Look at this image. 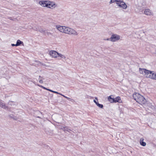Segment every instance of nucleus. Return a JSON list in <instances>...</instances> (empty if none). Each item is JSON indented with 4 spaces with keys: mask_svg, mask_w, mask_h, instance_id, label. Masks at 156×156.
Segmentation results:
<instances>
[{
    "mask_svg": "<svg viewBox=\"0 0 156 156\" xmlns=\"http://www.w3.org/2000/svg\"><path fill=\"white\" fill-rule=\"evenodd\" d=\"M56 28L60 32L68 34L69 35H77L76 32L74 30L68 27L60 26H56Z\"/></svg>",
    "mask_w": 156,
    "mask_h": 156,
    "instance_id": "nucleus-1",
    "label": "nucleus"
},
{
    "mask_svg": "<svg viewBox=\"0 0 156 156\" xmlns=\"http://www.w3.org/2000/svg\"><path fill=\"white\" fill-rule=\"evenodd\" d=\"M133 96L134 99L140 104H145L147 101L143 96L138 93H134L133 94Z\"/></svg>",
    "mask_w": 156,
    "mask_h": 156,
    "instance_id": "nucleus-2",
    "label": "nucleus"
},
{
    "mask_svg": "<svg viewBox=\"0 0 156 156\" xmlns=\"http://www.w3.org/2000/svg\"><path fill=\"white\" fill-rule=\"evenodd\" d=\"M146 5V2L144 0H142L138 4L137 8L140 11V12H143L145 8V6Z\"/></svg>",
    "mask_w": 156,
    "mask_h": 156,
    "instance_id": "nucleus-3",
    "label": "nucleus"
},
{
    "mask_svg": "<svg viewBox=\"0 0 156 156\" xmlns=\"http://www.w3.org/2000/svg\"><path fill=\"white\" fill-rule=\"evenodd\" d=\"M120 39V36L116 34H113L112 35L111 37L107 39L108 40H109L112 42H115L119 40Z\"/></svg>",
    "mask_w": 156,
    "mask_h": 156,
    "instance_id": "nucleus-4",
    "label": "nucleus"
},
{
    "mask_svg": "<svg viewBox=\"0 0 156 156\" xmlns=\"http://www.w3.org/2000/svg\"><path fill=\"white\" fill-rule=\"evenodd\" d=\"M49 54L51 57L56 58L58 55V53L55 51H51L49 52Z\"/></svg>",
    "mask_w": 156,
    "mask_h": 156,
    "instance_id": "nucleus-5",
    "label": "nucleus"
},
{
    "mask_svg": "<svg viewBox=\"0 0 156 156\" xmlns=\"http://www.w3.org/2000/svg\"><path fill=\"white\" fill-rule=\"evenodd\" d=\"M39 4L43 7H48V1H40L39 2Z\"/></svg>",
    "mask_w": 156,
    "mask_h": 156,
    "instance_id": "nucleus-6",
    "label": "nucleus"
},
{
    "mask_svg": "<svg viewBox=\"0 0 156 156\" xmlns=\"http://www.w3.org/2000/svg\"><path fill=\"white\" fill-rule=\"evenodd\" d=\"M38 85L40 87H41L44 90H47L51 92H52L55 93V94H60L59 93H58L57 91H53V90H51L50 89H48L47 88L42 86V85Z\"/></svg>",
    "mask_w": 156,
    "mask_h": 156,
    "instance_id": "nucleus-7",
    "label": "nucleus"
},
{
    "mask_svg": "<svg viewBox=\"0 0 156 156\" xmlns=\"http://www.w3.org/2000/svg\"><path fill=\"white\" fill-rule=\"evenodd\" d=\"M48 8H51V7H54V8L56 6L55 2L48 1Z\"/></svg>",
    "mask_w": 156,
    "mask_h": 156,
    "instance_id": "nucleus-8",
    "label": "nucleus"
},
{
    "mask_svg": "<svg viewBox=\"0 0 156 156\" xmlns=\"http://www.w3.org/2000/svg\"><path fill=\"white\" fill-rule=\"evenodd\" d=\"M144 13L147 15L150 16L152 15L153 12H151V10L149 9H145L144 11Z\"/></svg>",
    "mask_w": 156,
    "mask_h": 156,
    "instance_id": "nucleus-9",
    "label": "nucleus"
},
{
    "mask_svg": "<svg viewBox=\"0 0 156 156\" xmlns=\"http://www.w3.org/2000/svg\"><path fill=\"white\" fill-rule=\"evenodd\" d=\"M0 107L5 109H8V107L5 105V104L4 102V101L1 100L0 101Z\"/></svg>",
    "mask_w": 156,
    "mask_h": 156,
    "instance_id": "nucleus-10",
    "label": "nucleus"
},
{
    "mask_svg": "<svg viewBox=\"0 0 156 156\" xmlns=\"http://www.w3.org/2000/svg\"><path fill=\"white\" fill-rule=\"evenodd\" d=\"M114 103H121L122 102V100H121L120 97L118 96L115 98H114V101H113Z\"/></svg>",
    "mask_w": 156,
    "mask_h": 156,
    "instance_id": "nucleus-11",
    "label": "nucleus"
},
{
    "mask_svg": "<svg viewBox=\"0 0 156 156\" xmlns=\"http://www.w3.org/2000/svg\"><path fill=\"white\" fill-rule=\"evenodd\" d=\"M148 77V78L156 80V73L154 72L151 73V75H149V76Z\"/></svg>",
    "mask_w": 156,
    "mask_h": 156,
    "instance_id": "nucleus-12",
    "label": "nucleus"
},
{
    "mask_svg": "<svg viewBox=\"0 0 156 156\" xmlns=\"http://www.w3.org/2000/svg\"><path fill=\"white\" fill-rule=\"evenodd\" d=\"M119 6L124 9H126L127 7V5L124 2L121 3L120 5H119Z\"/></svg>",
    "mask_w": 156,
    "mask_h": 156,
    "instance_id": "nucleus-13",
    "label": "nucleus"
},
{
    "mask_svg": "<svg viewBox=\"0 0 156 156\" xmlns=\"http://www.w3.org/2000/svg\"><path fill=\"white\" fill-rule=\"evenodd\" d=\"M153 72L154 71H151L146 69V70H145L144 73L145 74V75H146V77L148 78V76H149V74L151 75V73Z\"/></svg>",
    "mask_w": 156,
    "mask_h": 156,
    "instance_id": "nucleus-14",
    "label": "nucleus"
},
{
    "mask_svg": "<svg viewBox=\"0 0 156 156\" xmlns=\"http://www.w3.org/2000/svg\"><path fill=\"white\" fill-rule=\"evenodd\" d=\"M61 129H62L65 132L67 131L69 132L70 131H71L70 129H69L68 126H62Z\"/></svg>",
    "mask_w": 156,
    "mask_h": 156,
    "instance_id": "nucleus-15",
    "label": "nucleus"
},
{
    "mask_svg": "<svg viewBox=\"0 0 156 156\" xmlns=\"http://www.w3.org/2000/svg\"><path fill=\"white\" fill-rule=\"evenodd\" d=\"M144 139L143 138L140 139V144L143 146H145L146 145V143L144 142Z\"/></svg>",
    "mask_w": 156,
    "mask_h": 156,
    "instance_id": "nucleus-16",
    "label": "nucleus"
},
{
    "mask_svg": "<svg viewBox=\"0 0 156 156\" xmlns=\"http://www.w3.org/2000/svg\"><path fill=\"white\" fill-rule=\"evenodd\" d=\"M113 96V95H110L109 96L108 98V101L110 102L111 103H114V102L113 101H114V98H112V97Z\"/></svg>",
    "mask_w": 156,
    "mask_h": 156,
    "instance_id": "nucleus-17",
    "label": "nucleus"
},
{
    "mask_svg": "<svg viewBox=\"0 0 156 156\" xmlns=\"http://www.w3.org/2000/svg\"><path fill=\"white\" fill-rule=\"evenodd\" d=\"M23 44V42L20 40H18L16 43V45L17 46H20L21 44Z\"/></svg>",
    "mask_w": 156,
    "mask_h": 156,
    "instance_id": "nucleus-18",
    "label": "nucleus"
},
{
    "mask_svg": "<svg viewBox=\"0 0 156 156\" xmlns=\"http://www.w3.org/2000/svg\"><path fill=\"white\" fill-rule=\"evenodd\" d=\"M57 57H60L61 58L63 59H65L66 58V57L64 55L58 53V55Z\"/></svg>",
    "mask_w": 156,
    "mask_h": 156,
    "instance_id": "nucleus-19",
    "label": "nucleus"
},
{
    "mask_svg": "<svg viewBox=\"0 0 156 156\" xmlns=\"http://www.w3.org/2000/svg\"><path fill=\"white\" fill-rule=\"evenodd\" d=\"M37 31L40 32L42 33H45L46 31L45 30H44L42 28H41L37 29Z\"/></svg>",
    "mask_w": 156,
    "mask_h": 156,
    "instance_id": "nucleus-20",
    "label": "nucleus"
},
{
    "mask_svg": "<svg viewBox=\"0 0 156 156\" xmlns=\"http://www.w3.org/2000/svg\"><path fill=\"white\" fill-rule=\"evenodd\" d=\"M146 70L145 69H143L140 68H139V71L140 74H143L144 73H145V70Z\"/></svg>",
    "mask_w": 156,
    "mask_h": 156,
    "instance_id": "nucleus-21",
    "label": "nucleus"
},
{
    "mask_svg": "<svg viewBox=\"0 0 156 156\" xmlns=\"http://www.w3.org/2000/svg\"><path fill=\"white\" fill-rule=\"evenodd\" d=\"M123 0H117L116 3L119 6V5H120L121 3L123 2Z\"/></svg>",
    "mask_w": 156,
    "mask_h": 156,
    "instance_id": "nucleus-22",
    "label": "nucleus"
},
{
    "mask_svg": "<svg viewBox=\"0 0 156 156\" xmlns=\"http://www.w3.org/2000/svg\"><path fill=\"white\" fill-rule=\"evenodd\" d=\"M60 94L62 96H63V97H64L65 98L67 99L69 101H72L73 100V99H72L71 98H68L65 95H63V94Z\"/></svg>",
    "mask_w": 156,
    "mask_h": 156,
    "instance_id": "nucleus-23",
    "label": "nucleus"
},
{
    "mask_svg": "<svg viewBox=\"0 0 156 156\" xmlns=\"http://www.w3.org/2000/svg\"><path fill=\"white\" fill-rule=\"evenodd\" d=\"M97 105L101 108H102L103 107V105L102 104H100L99 103L97 104Z\"/></svg>",
    "mask_w": 156,
    "mask_h": 156,
    "instance_id": "nucleus-24",
    "label": "nucleus"
},
{
    "mask_svg": "<svg viewBox=\"0 0 156 156\" xmlns=\"http://www.w3.org/2000/svg\"><path fill=\"white\" fill-rule=\"evenodd\" d=\"M116 0H111L109 2V3L111 4L115 2H116Z\"/></svg>",
    "mask_w": 156,
    "mask_h": 156,
    "instance_id": "nucleus-25",
    "label": "nucleus"
},
{
    "mask_svg": "<svg viewBox=\"0 0 156 156\" xmlns=\"http://www.w3.org/2000/svg\"><path fill=\"white\" fill-rule=\"evenodd\" d=\"M94 101L96 104V105H97V103H98V101H96L95 100H94Z\"/></svg>",
    "mask_w": 156,
    "mask_h": 156,
    "instance_id": "nucleus-26",
    "label": "nucleus"
},
{
    "mask_svg": "<svg viewBox=\"0 0 156 156\" xmlns=\"http://www.w3.org/2000/svg\"><path fill=\"white\" fill-rule=\"evenodd\" d=\"M39 82L40 83H43V81L42 80H41L39 81Z\"/></svg>",
    "mask_w": 156,
    "mask_h": 156,
    "instance_id": "nucleus-27",
    "label": "nucleus"
},
{
    "mask_svg": "<svg viewBox=\"0 0 156 156\" xmlns=\"http://www.w3.org/2000/svg\"><path fill=\"white\" fill-rule=\"evenodd\" d=\"M11 45L12 46H17V45H16V44H12Z\"/></svg>",
    "mask_w": 156,
    "mask_h": 156,
    "instance_id": "nucleus-28",
    "label": "nucleus"
},
{
    "mask_svg": "<svg viewBox=\"0 0 156 156\" xmlns=\"http://www.w3.org/2000/svg\"><path fill=\"white\" fill-rule=\"evenodd\" d=\"M12 115H9V117L10 118H13L12 117Z\"/></svg>",
    "mask_w": 156,
    "mask_h": 156,
    "instance_id": "nucleus-29",
    "label": "nucleus"
},
{
    "mask_svg": "<svg viewBox=\"0 0 156 156\" xmlns=\"http://www.w3.org/2000/svg\"><path fill=\"white\" fill-rule=\"evenodd\" d=\"M39 78H42L43 77H41V76H39Z\"/></svg>",
    "mask_w": 156,
    "mask_h": 156,
    "instance_id": "nucleus-30",
    "label": "nucleus"
},
{
    "mask_svg": "<svg viewBox=\"0 0 156 156\" xmlns=\"http://www.w3.org/2000/svg\"><path fill=\"white\" fill-rule=\"evenodd\" d=\"M37 117V118H40V117H39V116H38Z\"/></svg>",
    "mask_w": 156,
    "mask_h": 156,
    "instance_id": "nucleus-31",
    "label": "nucleus"
}]
</instances>
